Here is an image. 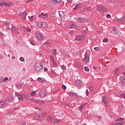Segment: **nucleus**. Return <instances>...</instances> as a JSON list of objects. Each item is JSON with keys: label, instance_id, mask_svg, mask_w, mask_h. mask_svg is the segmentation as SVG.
<instances>
[{"label": "nucleus", "instance_id": "nucleus-56", "mask_svg": "<svg viewBox=\"0 0 125 125\" xmlns=\"http://www.w3.org/2000/svg\"><path fill=\"white\" fill-rule=\"evenodd\" d=\"M15 94V96H18V97L19 95H20V94H19L18 92H16Z\"/></svg>", "mask_w": 125, "mask_h": 125}, {"label": "nucleus", "instance_id": "nucleus-54", "mask_svg": "<svg viewBox=\"0 0 125 125\" xmlns=\"http://www.w3.org/2000/svg\"><path fill=\"white\" fill-rule=\"evenodd\" d=\"M50 58L51 59L52 61L54 60V59L53 58V56L52 55L50 56Z\"/></svg>", "mask_w": 125, "mask_h": 125}, {"label": "nucleus", "instance_id": "nucleus-10", "mask_svg": "<svg viewBox=\"0 0 125 125\" xmlns=\"http://www.w3.org/2000/svg\"><path fill=\"white\" fill-rule=\"evenodd\" d=\"M75 84L77 86H82V85H83V82L80 80H76L75 81Z\"/></svg>", "mask_w": 125, "mask_h": 125}, {"label": "nucleus", "instance_id": "nucleus-46", "mask_svg": "<svg viewBox=\"0 0 125 125\" xmlns=\"http://www.w3.org/2000/svg\"><path fill=\"white\" fill-rule=\"evenodd\" d=\"M29 41L31 43V44H33L34 45L35 42H34V41L33 40L29 39Z\"/></svg>", "mask_w": 125, "mask_h": 125}, {"label": "nucleus", "instance_id": "nucleus-29", "mask_svg": "<svg viewBox=\"0 0 125 125\" xmlns=\"http://www.w3.org/2000/svg\"><path fill=\"white\" fill-rule=\"evenodd\" d=\"M16 86L18 89H21V88H22V86H23V85L22 84H21V83H18L17 84Z\"/></svg>", "mask_w": 125, "mask_h": 125}, {"label": "nucleus", "instance_id": "nucleus-34", "mask_svg": "<svg viewBox=\"0 0 125 125\" xmlns=\"http://www.w3.org/2000/svg\"><path fill=\"white\" fill-rule=\"evenodd\" d=\"M18 99L23 100V94H20V95L18 96Z\"/></svg>", "mask_w": 125, "mask_h": 125}, {"label": "nucleus", "instance_id": "nucleus-9", "mask_svg": "<svg viewBox=\"0 0 125 125\" xmlns=\"http://www.w3.org/2000/svg\"><path fill=\"white\" fill-rule=\"evenodd\" d=\"M124 121L123 118H121L120 119H118L116 121V125H124V122H123Z\"/></svg>", "mask_w": 125, "mask_h": 125}, {"label": "nucleus", "instance_id": "nucleus-14", "mask_svg": "<svg viewBox=\"0 0 125 125\" xmlns=\"http://www.w3.org/2000/svg\"><path fill=\"white\" fill-rule=\"evenodd\" d=\"M44 117V116H43V115L40 114L37 116H35L34 118V120H41L42 118H43Z\"/></svg>", "mask_w": 125, "mask_h": 125}, {"label": "nucleus", "instance_id": "nucleus-51", "mask_svg": "<svg viewBox=\"0 0 125 125\" xmlns=\"http://www.w3.org/2000/svg\"><path fill=\"white\" fill-rule=\"evenodd\" d=\"M9 101H10V102H11V101H12L13 100V98H12V97H10L8 98Z\"/></svg>", "mask_w": 125, "mask_h": 125}, {"label": "nucleus", "instance_id": "nucleus-57", "mask_svg": "<svg viewBox=\"0 0 125 125\" xmlns=\"http://www.w3.org/2000/svg\"><path fill=\"white\" fill-rule=\"evenodd\" d=\"M54 123H55V124H57V123H58V120H55L54 121Z\"/></svg>", "mask_w": 125, "mask_h": 125}, {"label": "nucleus", "instance_id": "nucleus-62", "mask_svg": "<svg viewBox=\"0 0 125 125\" xmlns=\"http://www.w3.org/2000/svg\"><path fill=\"white\" fill-rule=\"evenodd\" d=\"M50 73H51V75H53V74L54 73L53 72V70L52 69H51V72H50Z\"/></svg>", "mask_w": 125, "mask_h": 125}, {"label": "nucleus", "instance_id": "nucleus-20", "mask_svg": "<svg viewBox=\"0 0 125 125\" xmlns=\"http://www.w3.org/2000/svg\"><path fill=\"white\" fill-rule=\"evenodd\" d=\"M35 25L36 26H37V27H39V28H41V27L42 26V22H36L35 23Z\"/></svg>", "mask_w": 125, "mask_h": 125}, {"label": "nucleus", "instance_id": "nucleus-44", "mask_svg": "<svg viewBox=\"0 0 125 125\" xmlns=\"http://www.w3.org/2000/svg\"><path fill=\"white\" fill-rule=\"evenodd\" d=\"M61 67L62 70H66V66L64 65H61Z\"/></svg>", "mask_w": 125, "mask_h": 125}, {"label": "nucleus", "instance_id": "nucleus-26", "mask_svg": "<svg viewBox=\"0 0 125 125\" xmlns=\"http://www.w3.org/2000/svg\"><path fill=\"white\" fill-rule=\"evenodd\" d=\"M51 1L54 3H60L62 1V0H51Z\"/></svg>", "mask_w": 125, "mask_h": 125}, {"label": "nucleus", "instance_id": "nucleus-25", "mask_svg": "<svg viewBox=\"0 0 125 125\" xmlns=\"http://www.w3.org/2000/svg\"><path fill=\"white\" fill-rule=\"evenodd\" d=\"M27 17V13L24 11V13H22V19L23 20H25L26 19V17Z\"/></svg>", "mask_w": 125, "mask_h": 125}, {"label": "nucleus", "instance_id": "nucleus-4", "mask_svg": "<svg viewBox=\"0 0 125 125\" xmlns=\"http://www.w3.org/2000/svg\"><path fill=\"white\" fill-rule=\"evenodd\" d=\"M103 101L104 103L105 107H108V97L104 96L103 97Z\"/></svg>", "mask_w": 125, "mask_h": 125}, {"label": "nucleus", "instance_id": "nucleus-40", "mask_svg": "<svg viewBox=\"0 0 125 125\" xmlns=\"http://www.w3.org/2000/svg\"><path fill=\"white\" fill-rule=\"evenodd\" d=\"M84 71H85V72H89V68H88L87 66H86L84 67Z\"/></svg>", "mask_w": 125, "mask_h": 125}, {"label": "nucleus", "instance_id": "nucleus-45", "mask_svg": "<svg viewBox=\"0 0 125 125\" xmlns=\"http://www.w3.org/2000/svg\"><path fill=\"white\" fill-rule=\"evenodd\" d=\"M62 89H64V90H66V89H67V87H66L65 85H62Z\"/></svg>", "mask_w": 125, "mask_h": 125}, {"label": "nucleus", "instance_id": "nucleus-55", "mask_svg": "<svg viewBox=\"0 0 125 125\" xmlns=\"http://www.w3.org/2000/svg\"><path fill=\"white\" fill-rule=\"evenodd\" d=\"M33 16H31V17L29 18L30 21H32V20L34 19L33 18Z\"/></svg>", "mask_w": 125, "mask_h": 125}, {"label": "nucleus", "instance_id": "nucleus-41", "mask_svg": "<svg viewBox=\"0 0 125 125\" xmlns=\"http://www.w3.org/2000/svg\"><path fill=\"white\" fill-rule=\"evenodd\" d=\"M103 42H108V39H107V38H104V40H103Z\"/></svg>", "mask_w": 125, "mask_h": 125}, {"label": "nucleus", "instance_id": "nucleus-47", "mask_svg": "<svg viewBox=\"0 0 125 125\" xmlns=\"http://www.w3.org/2000/svg\"><path fill=\"white\" fill-rule=\"evenodd\" d=\"M35 94H36V92L35 91L32 92L30 93V95H31V96H35Z\"/></svg>", "mask_w": 125, "mask_h": 125}, {"label": "nucleus", "instance_id": "nucleus-17", "mask_svg": "<svg viewBox=\"0 0 125 125\" xmlns=\"http://www.w3.org/2000/svg\"><path fill=\"white\" fill-rule=\"evenodd\" d=\"M78 22H80V23H85L86 21L85 19L83 18H78L77 19Z\"/></svg>", "mask_w": 125, "mask_h": 125}, {"label": "nucleus", "instance_id": "nucleus-53", "mask_svg": "<svg viewBox=\"0 0 125 125\" xmlns=\"http://www.w3.org/2000/svg\"><path fill=\"white\" fill-rule=\"evenodd\" d=\"M107 18H111V15L108 14L106 15Z\"/></svg>", "mask_w": 125, "mask_h": 125}, {"label": "nucleus", "instance_id": "nucleus-50", "mask_svg": "<svg viewBox=\"0 0 125 125\" xmlns=\"http://www.w3.org/2000/svg\"><path fill=\"white\" fill-rule=\"evenodd\" d=\"M121 22L122 23V24H125V19L124 20H122L121 21Z\"/></svg>", "mask_w": 125, "mask_h": 125}, {"label": "nucleus", "instance_id": "nucleus-32", "mask_svg": "<svg viewBox=\"0 0 125 125\" xmlns=\"http://www.w3.org/2000/svg\"><path fill=\"white\" fill-rule=\"evenodd\" d=\"M97 10H98V11H101V12H102V6H97Z\"/></svg>", "mask_w": 125, "mask_h": 125}, {"label": "nucleus", "instance_id": "nucleus-3", "mask_svg": "<svg viewBox=\"0 0 125 125\" xmlns=\"http://www.w3.org/2000/svg\"><path fill=\"white\" fill-rule=\"evenodd\" d=\"M6 106H7V102H6V101L0 102V108H5Z\"/></svg>", "mask_w": 125, "mask_h": 125}, {"label": "nucleus", "instance_id": "nucleus-23", "mask_svg": "<svg viewBox=\"0 0 125 125\" xmlns=\"http://www.w3.org/2000/svg\"><path fill=\"white\" fill-rule=\"evenodd\" d=\"M120 71V68L119 67H117L114 71V74L116 75V76L119 75V71Z\"/></svg>", "mask_w": 125, "mask_h": 125}, {"label": "nucleus", "instance_id": "nucleus-35", "mask_svg": "<svg viewBox=\"0 0 125 125\" xmlns=\"http://www.w3.org/2000/svg\"><path fill=\"white\" fill-rule=\"evenodd\" d=\"M52 61L53 63L54 67H57V63H56V61H55V60H53V61Z\"/></svg>", "mask_w": 125, "mask_h": 125}, {"label": "nucleus", "instance_id": "nucleus-1", "mask_svg": "<svg viewBox=\"0 0 125 125\" xmlns=\"http://www.w3.org/2000/svg\"><path fill=\"white\" fill-rule=\"evenodd\" d=\"M43 68V64L41 62H37L35 64V68L38 73H42Z\"/></svg>", "mask_w": 125, "mask_h": 125}, {"label": "nucleus", "instance_id": "nucleus-22", "mask_svg": "<svg viewBox=\"0 0 125 125\" xmlns=\"http://www.w3.org/2000/svg\"><path fill=\"white\" fill-rule=\"evenodd\" d=\"M12 30L13 32H14V33H15V34H17V35H18L19 34V32H18V30H17V29H16V28L13 27L12 28Z\"/></svg>", "mask_w": 125, "mask_h": 125}, {"label": "nucleus", "instance_id": "nucleus-11", "mask_svg": "<svg viewBox=\"0 0 125 125\" xmlns=\"http://www.w3.org/2000/svg\"><path fill=\"white\" fill-rule=\"evenodd\" d=\"M85 37L83 35H79L76 37V41H83V39H84Z\"/></svg>", "mask_w": 125, "mask_h": 125}, {"label": "nucleus", "instance_id": "nucleus-37", "mask_svg": "<svg viewBox=\"0 0 125 125\" xmlns=\"http://www.w3.org/2000/svg\"><path fill=\"white\" fill-rule=\"evenodd\" d=\"M23 28L24 29V31H26L27 32H31L30 29H29L28 27L27 28V27H23Z\"/></svg>", "mask_w": 125, "mask_h": 125}, {"label": "nucleus", "instance_id": "nucleus-52", "mask_svg": "<svg viewBox=\"0 0 125 125\" xmlns=\"http://www.w3.org/2000/svg\"><path fill=\"white\" fill-rule=\"evenodd\" d=\"M44 45H49V42H45V43H44Z\"/></svg>", "mask_w": 125, "mask_h": 125}, {"label": "nucleus", "instance_id": "nucleus-2", "mask_svg": "<svg viewBox=\"0 0 125 125\" xmlns=\"http://www.w3.org/2000/svg\"><path fill=\"white\" fill-rule=\"evenodd\" d=\"M83 61L84 63H87L89 61V55H88V54L85 53V57L83 59Z\"/></svg>", "mask_w": 125, "mask_h": 125}, {"label": "nucleus", "instance_id": "nucleus-24", "mask_svg": "<svg viewBox=\"0 0 125 125\" xmlns=\"http://www.w3.org/2000/svg\"><path fill=\"white\" fill-rule=\"evenodd\" d=\"M81 7V4L80 3H77L75 7L74 8V10H77V9H79Z\"/></svg>", "mask_w": 125, "mask_h": 125}, {"label": "nucleus", "instance_id": "nucleus-21", "mask_svg": "<svg viewBox=\"0 0 125 125\" xmlns=\"http://www.w3.org/2000/svg\"><path fill=\"white\" fill-rule=\"evenodd\" d=\"M47 120L49 122H53L54 118L51 116L49 115L47 116Z\"/></svg>", "mask_w": 125, "mask_h": 125}, {"label": "nucleus", "instance_id": "nucleus-30", "mask_svg": "<svg viewBox=\"0 0 125 125\" xmlns=\"http://www.w3.org/2000/svg\"><path fill=\"white\" fill-rule=\"evenodd\" d=\"M105 11H108L107 8L105 7H102V12H105Z\"/></svg>", "mask_w": 125, "mask_h": 125}, {"label": "nucleus", "instance_id": "nucleus-5", "mask_svg": "<svg viewBox=\"0 0 125 125\" xmlns=\"http://www.w3.org/2000/svg\"><path fill=\"white\" fill-rule=\"evenodd\" d=\"M36 104H38L39 105H43V104H44L45 102L44 101L42 100H33Z\"/></svg>", "mask_w": 125, "mask_h": 125}, {"label": "nucleus", "instance_id": "nucleus-19", "mask_svg": "<svg viewBox=\"0 0 125 125\" xmlns=\"http://www.w3.org/2000/svg\"><path fill=\"white\" fill-rule=\"evenodd\" d=\"M90 9H91V7H90V6H87L85 7L84 9L82 10L81 13H83V12H84V10H87V11H89Z\"/></svg>", "mask_w": 125, "mask_h": 125}, {"label": "nucleus", "instance_id": "nucleus-36", "mask_svg": "<svg viewBox=\"0 0 125 125\" xmlns=\"http://www.w3.org/2000/svg\"><path fill=\"white\" fill-rule=\"evenodd\" d=\"M52 54H53V55H56V54H57V53H56V49H53L52 51Z\"/></svg>", "mask_w": 125, "mask_h": 125}, {"label": "nucleus", "instance_id": "nucleus-42", "mask_svg": "<svg viewBox=\"0 0 125 125\" xmlns=\"http://www.w3.org/2000/svg\"><path fill=\"white\" fill-rule=\"evenodd\" d=\"M120 97H121V98H125V94H124V93L121 94Z\"/></svg>", "mask_w": 125, "mask_h": 125}, {"label": "nucleus", "instance_id": "nucleus-7", "mask_svg": "<svg viewBox=\"0 0 125 125\" xmlns=\"http://www.w3.org/2000/svg\"><path fill=\"white\" fill-rule=\"evenodd\" d=\"M12 3H7L6 4H5L4 3H2L1 1L0 2V6H1L2 8L5 5L6 7H7V6H10V5H12Z\"/></svg>", "mask_w": 125, "mask_h": 125}, {"label": "nucleus", "instance_id": "nucleus-28", "mask_svg": "<svg viewBox=\"0 0 125 125\" xmlns=\"http://www.w3.org/2000/svg\"><path fill=\"white\" fill-rule=\"evenodd\" d=\"M86 103L83 104L81 105L80 106L79 108L81 109V111H83V107L86 105Z\"/></svg>", "mask_w": 125, "mask_h": 125}, {"label": "nucleus", "instance_id": "nucleus-27", "mask_svg": "<svg viewBox=\"0 0 125 125\" xmlns=\"http://www.w3.org/2000/svg\"><path fill=\"white\" fill-rule=\"evenodd\" d=\"M38 81L40 82V83H45V80H44L43 78H38Z\"/></svg>", "mask_w": 125, "mask_h": 125}, {"label": "nucleus", "instance_id": "nucleus-59", "mask_svg": "<svg viewBox=\"0 0 125 125\" xmlns=\"http://www.w3.org/2000/svg\"><path fill=\"white\" fill-rule=\"evenodd\" d=\"M5 25L8 27V26H9V23H8V22H5Z\"/></svg>", "mask_w": 125, "mask_h": 125}, {"label": "nucleus", "instance_id": "nucleus-64", "mask_svg": "<svg viewBox=\"0 0 125 125\" xmlns=\"http://www.w3.org/2000/svg\"><path fill=\"white\" fill-rule=\"evenodd\" d=\"M26 122H23L21 123V125H26Z\"/></svg>", "mask_w": 125, "mask_h": 125}, {"label": "nucleus", "instance_id": "nucleus-12", "mask_svg": "<svg viewBox=\"0 0 125 125\" xmlns=\"http://www.w3.org/2000/svg\"><path fill=\"white\" fill-rule=\"evenodd\" d=\"M39 17L43 19L44 18H47V17H48V15H47V14L46 13H42L39 15Z\"/></svg>", "mask_w": 125, "mask_h": 125}, {"label": "nucleus", "instance_id": "nucleus-49", "mask_svg": "<svg viewBox=\"0 0 125 125\" xmlns=\"http://www.w3.org/2000/svg\"><path fill=\"white\" fill-rule=\"evenodd\" d=\"M89 90H90V91H91V92H93V87L91 86L89 87Z\"/></svg>", "mask_w": 125, "mask_h": 125}, {"label": "nucleus", "instance_id": "nucleus-13", "mask_svg": "<svg viewBox=\"0 0 125 125\" xmlns=\"http://www.w3.org/2000/svg\"><path fill=\"white\" fill-rule=\"evenodd\" d=\"M36 37L38 40H40V41H42L43 40V37L41 35V34L39 33L38 32L36 33Z\"/></svg>", "mask_w": 125, "mask_h": 125}, {"label": "nucleus", "instance_id": "nucleus-58", "mask_svg": "<svg viewBox=\"0 0 125 125\" xmlns=\"http://www.w3.org/2000/svg\"><path fill=\"white\" fill-rule=\"evenodd\" d=\"M86 95H88V94H89L88 90H87V89L86 90Z\"/></svg>", "mask_w": 125, "mask_h": 125}, {"label": "nucleus", "instance_id": "nucleus-15", "mask_svg": "<svg viewBox=\"0 0 125 125\" xmlns=\"http://www.w3.org/2000/svg\"><path fill=\"white\" fill-rule=\"evenodd\" d=\"M118 32L119 31L117 30L116 27H113V31L111 32V34H112V35H117Z\"/></svg>", "mask_w": 125, "mask_h": 125}, {"label": "nucleus", "instance_id": "nucleus-60", "mask_svg": "<svg viewBox=\"0 0 125 125\" xmlns=\"http://www.w3.org/2000/svg\"><path fill=\"white\" fill-rule=\"evenodd\" d=\"M23 98H27V95H23Z\"/></svg>", "mask_w": 125, "mask_h": 125}, {"label": "nucleus", "instance_id": "nucleus-31", "mask_svg": "<svg viewBox=\"0 0 125 125\" xmlns=\"http://www.w3.org/2000/svg\"><path fill=\"white\" fill-rule=\"evenodd\" d=\"M47 26H48L47 23L45 22H42V27L43 28H47Z\"/></svg>", "mask_w": 125, "mask_h": 125}, {"label": "nucleus", "instance_id": "nucleus-48", "mask_svg": "<svg viewBox=\"0 0 125 125\" xmlns=\"http://www.w3.org/2000/svg\"><path fill=\"white\" fill-rule=\"evenodd\" d=\"M8 80V78L7 77H5L3 80V82H4V83H6V81Z\"/></svg>", "mask_w": 125, "mask_h": 125}, {"label": "nucleus", "instance_id": "nucleus-38", "mask_svg": "<svg viewBox=\"0 0 125 125\" xmlns=\"http://www.w3.org/2000/svg\"><path fill=\"white\" fill-rule=\"evenodd\" d=\"M70 28L71 29H74L75 28V24L74 23H71L70 24Z\"/></svg>", "mask_w": 125, "mask_h": 125}, {"label": "nucleus", "instance_id": "nucleus-33", "mask_svg": "<svg viewBox=\"0 0 125 125\" xmlns=\"http://www.w3.org/2000/svg\"><path fill=\"white\" fill-rule=\"evenodd\" d=\"M120 82H121V83H125V79L124 77H121Z\"/></svg>", "mask_w": 125, "mask_h": 125}, {"label": "nucleus", "instance_id": "nucleus-61", "mask_svg": "<svg viewBox=\"0 0 125 125\" xmlns=\"http://www.w3.org/2000/svg\"><path fill=\"white\" fill-rule=\"evenodd\" d=\"M44 71L47 72V68L46 67L44 68Z\"/></svg>", "mask_w": 125, "mask_h": 125}, {"label": "nucleus", "instance_id": "nucleus-43", "mask_svg": "<svg viewBox=\"0 0 125 125\" xmlns=\"http://www.w3.org/2000/svg\"><path fill=\"white\" fill-rule=\"evenodd\" d=\"M20 61H21V62H24L25 61V59H24V58L22 57H21L20 58Z\"/></svg>", "mask_w": 125, "mask_h": 125}, {"label": "nucleus", "instance_id": "nucleus-63", "mask_svg": "<svg viewBox=\"0 0 125 125\" xmlns=\"http://www.w3.org/2000/svg\"><path fill=\"white\" fill-rule=\"evenodd\" d=\"M73 34H74V32H71L69 33V36H72V35H73Z\"/></svg>", "mask_w": 125, "mask_h": 125}, {"label": "nucleus", "instance_id": "nucleus-39", "mask_svg": "<svg viewBox=\"0 0 125 125\" xmlns=\"http://www.w3.org/2000/svg\"><path fill=\"white\" fill-rule=\"evenodd\" d=\"M94 49L95 50V51H99V50H100V48L98 47H94Z\"/></svg>", "mask_w": 125, "mask_h": 125}, {"label": "nucleus", "instance_id": "nucleus-18", "mask_svg": "<svg viewBox=\"0 0 125 125\" xmlns=\"http://www.w3.org/2000/svg\"><path fill=\"white\" fill-rule=\"evenodd\" d=\"M59 14L60 15V17H61V18H64V17H65V13H64V12L60 11L59 12Z\"/></svg>", "mask_w": 125, "mask_h": 125}, {"label": "nucleus", "instance_id": "nucleus-8", "mask_svg": "<svg viewBox=\"0 0 125 125\" xmlns=\"http://www.w3.org/2000/svg\"><path fill=\"white\" fill-rule=\"evenodd\" d=\"M69 94L71 97H74V98H78V97H79V95H78L77 93L73 92H69Z\"/></svg>", "mask_w": 125, "mask_h": 125}, {"label": "nucleus", "instance_id": "nucleus-16", "mask_svg": "<svg viewBox=\"0 0 125 125\" xmlns=\"http://www.w3.org/2000/svg\"><path fill=\"white\" fill-rule=\"evenodd\" d=\"M75 64L77 68H79V69H80V68H82L83 67V65H82V62H76Z\"/></svg>", "mask_w": 125, "mask_h": 125}, {"label": "nucleus", "instance_id": "nucleus-6", "mask_svg": "<svg viewBox=\"0 0 125 125\" xmlns=\"http://www.w3.org/2000/svg\"><path fill=\"white\" fill-rule=\"evenodd\" d=\"M45 95H46V92L44 90H41L40 92V96L41 98H43L45 97Z\"/></svg>", "mask_w": 125, "mask_h": 125}]
</instances>
